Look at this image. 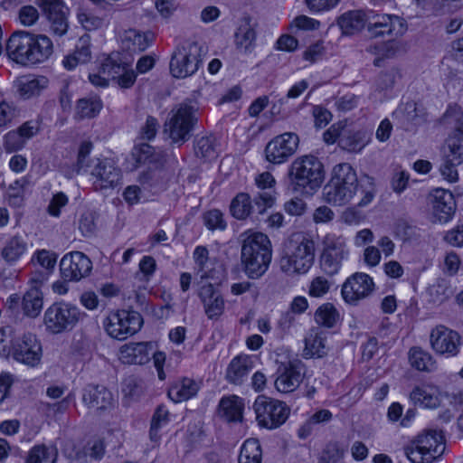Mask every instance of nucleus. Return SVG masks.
Masks as SVG:
<instances>
[{"mask_svg":"<svg viewBox=\"0 0 463 463\" xmlns=\"http://www.w3.org/2000/svg\"><path fill=\"white\" fill-rule=\"evenodd\" d=\"M79 229L85 237H90L94 233L96 224L95 215L93 213L85 212L80 215L79 220Z\"/></svg>","mask_w":463,"mask_h":463,"instance_id":"obj_59","label":"nucleus"},{"mask_svg":"<svg viewBox=\"0 0 463 463\" xmlns=\"http://www.w3.org/2000/svg\"><path fill=\"white\" fill-rule=\"evenodd\" d=\"M252 369V361L248 355H238L229 364L226 370V379L233 384H241L247 379Z\"/></svg>","mask_w":463,"mask_h":463,"instance_id":"obj_30","label":"nucleus"},{"mask_svg":"<svg viewBox=\"0 0 463 463\" xmlns=\"http://www.w3.org/2000/svg\"><path fill=\"white\" fill-rule=\"evenodd\" d=\"M193 259L198 273H203L202 278L206 276V266L209 260V250L205 246L195 247L193 252Z\"/></svg>","mask_w":463,"mask_h":463,"instance_id":"obj_57","label":"nucleus"},{"mask_svg":"<svg viewBox=\"0 0 463 463\" xmlns=\"http://www.w3.org/2000/svg\"><path fill=\"white\" fill-rule=\"evenodd\" d=\"M198 384L190 378H184L175 383L168 390V397L175 402L187 401L198 392Z\"/></svg>","mask_w":463,"mask_h":463,"instance_id":"obj_33","label":"nucleus"},{"mask_svg":"<svg viewBox=\"0 0 463 463\" xmlns=\"http://www.w3.org/2000/svg\"><path fill=\"white\" fill-rule=\"evenodd\" d=\"M401 127L406 131H414L425 121V110L421 105L411 100L402 104L394 112Z\"/></svg>","mask_w":463,"mask_h":463,"instance_id":"obj_25","label":"nucleus"},{"mask_svg":"<svg viewBox=\"0 0 463 463\" xmlns=\"http://www.w3.org/2000/svg\"><path fill=\"white\" fill-rule=\"evenodd\" d=\"M315 261V241L303 234L293 235L280 260V269L283 272L293 274H305L313 266Z\"/></svg>","mask_w":463,"mask_h":463,"instance_id":"obj_5","label":"nucleus"},{"mask_svg":"<svg viewBox=\"0 0 463 463\" xmlns=\"http://www.w3.org/2000/svg\"><path fill=\"white\" fill-rule=\"evenodd\" d=\"M307 208L306 203L300 198H293L284 204V210L286 213L292 216L302 215Z\"/></svg>","mask_w":463,"mask_h":463,"instance_id":"obj_64","label":"nucleus"},{"mask_svg":"<svg viewBox=\"0 0 463 463\" xmlns=\"http://www.w3.org/2000/svg\"><path fill=\"white\" fill-rule=\"evenodd\" d=\"M369 137L364 130L344 129L339 140L340 146L349 152H360L368 143Z\"/></svg>","mask_w":463,"mask_h":463,"instance_id":"obj_32","label":"nucleus"},{"mask_svg":"<svg viewBox=\"0 0 463 463\" xmlns=\"http://www.w3.org/2000/svg\"><path fill=\"white\" fill-rule=\"evenodd\" d=\"M22 307L26 316L37 317L43 308L42 293L35 288L28 290L23 297Z\"/></svg>","mask_w":463,"mask_h":463,"instance_id":"obj_40","label":"nucleus"},{"mask_svg":"<svg viewBox=\"0 0 463 463\" xmlns=\"http://www.w3.org/2000/svg\"><path fill=\"white\" fill-rule=\"evenodd\" d=\"M82 402L97 411H103L113 406V395L103 385L88 384L82 390Z\"/></svg>","mask_w":463,"mask_h":463,"instance_id":"obj_24","label":"nucleus"},{"mask_svg":"<svg viewBox=\"0 0 463 463\" xmlns=\"http://www.w3.org/2000/svg\"><path fill=\"white\" fill-rule=\"evenodd\" d=\"M6 52L11 60L23 65L40 63L52 53V43L45 35L17 31L8 39Z\"/></svg>","mask_w":463,"mask_h":463,"instance_id":"obj_1","label":"nucleus"},{"mask_svg":"<svg viewBox=\"0 0 463 463\" xmlns=\"http://www.w3.org/2000/svg\"><path fill=\"white\" fill-rule=\"evenodd\" d=\"M339 314L332 303H325L315 313V320L318 325L333 327L338 319Z\"/></svg>","mask_w":463,"mask_h":463,"instance_id":"obj_43","label":"nucleus"},{"mask_svg":"<svg viewBox=\"0 0 463 463\" xmlns=\"http://www.w3.org/2000/svg\"><path fill=\"white\" fill-rule=\"evenodd\" d=\"M350 251L346 240L343 236L327 234L323 240V250L320 255V268L327 276L339 273L343 264L349 259Z\"/></svg>","mask_w":463,"mask_h":463,"instance_id":"obj_9","label":"nucleus"},{"mask_svg":"<svg viewBox=\"0 0 463 463\" xmlns=\"http://www.w3.org/2000/svg\"><path fill=\"white\" fill-rule=\"evenodd\" d=\"M24 137L16 131H10L5 136V147L8 152L21 149L25 144Z\"/></svg>","mask_w":463,"mask_h":463,"instance_id":"obj_61","label":"nucleus"},{"mask_svg":"<svg viewBox=\"0 0 463 463\" xmlns=\"http://www.w3.org/2000/svg\"><path fill=\"white\" fill-rule=\"evenodd\" d=\"M253 409L259 425L269 430L281 426L290 412L285 402L264 395L257 397L253 403Z\"/></svg>","mask_w":463,"mask_h":463,"instance_id":"obj_11","label":"nucleus"},{"mask_svg":"<svg viewBox=\"0 0 463 463\" xmlns=\"http://www.w3.org/2000/svg\"><path fill=\"white\" fill-rule=\"evenodd\" d=\"M78 61L84 64L90 61V36L88 33L80 37L73 52Z\"/></svg>","mask_w":463,"mask_h":463,"instance_id":"obj_53","label":"nucleus"},{"mask_svg":"<svg viewBox=\"0 0 463 463\" xmlns=\"http://www.w3.org/2000/svg\"><path fill=\"white\" fill-rule=\"evenodd\" d=\"M305 376V364L298 359L280 362L276 371L275 388L282 393L294 392Z\"/></svg>","mask_w":463,"mask_h":463,"instance_id":"obj_16","label":"nucleus"},{"mask_svg":"<svg viewBox=\"0 0 463 463\" xmlns=\"http://www.w3.org/2000/svg\"><path fill=\"white\" fill-rule=\"evenodd\" d=\"M197 109L187 103H181L173 109L165 123V132L174 143L184 144L191 137L197 124Z\"/></svg>","mask_w":463,"mask_h":463,"instance_id":"obj_8","label":"nucleus"},{"mask_svg":"<svg viewBox=\"0 0 463 463\" xmlns=\"http://www.w3.org/2000/svg\"><path fill=\"white\" fill-rule=\"evenodd\" d=\"M46 17L67 11L62 0H36Z\"/></svg>","mask_w":463,"mask_h":463,"instance_id":"obj_58","label":"nucleus"},{"mask_svg":"<svg viewBox=\"0 0 463 463\" xmlns=\"http://www.w3.org/2000/svg\"><path fill=\"white\" fill-rule=\"evenodd\" d=\"M449 152L445 156L456 161L458 164H463V136L454 135L447 142Z\"/></svg>","mask_w":463,"mask_h":463,"instance_id":"obj_52","label":"nucleus"},{"mask_svg":"<svg viewBox=\"0 0 463 463\" xmlns=\"http://www.w3.org/2000/svg\"><path fill=\"white\" fill-rule=\"evenodd\" d=\"M409 399L415 405L424 408H435L439 405V398L424 386H415L410 392Z\"/></svg>","mask_w":463,"mask_h":463,"instance_id":"obj_42","label":"nucleus"},{"mask_svg":"<svg viewBox=\"0 0 463 463\" xmlns=\"http://www.w3.org/2000/svg\"><path fill=\"white\" fill-rule=\"evenodd\" d=\"M298 144L299 138L295 133L286 132L279 135L267 144L266 158L272 164H282L296 153Z\"/></svg>","mask_w":463,"mask_h":463,"instance_id":"obj_19","label":"nucleus"},{"mask_svg":"<svg viewBox=\"0 0 463 463\" xmlns=\"http://www.w3.org/2000/svg\"><path fill=\"white\" fill-rule=\"evenodd\" d=\"M17 91L24 99L38 95L41 91V85L38 79H22L17 83Z\"/></svg>","mask_w":463,"mask_h":463,"instance_id":"obj_49","label":"nucleus"},{"mask_svg":"<svg viewBox=\"0 0 463 463\" xmlns=\"http://www.w3.org/2000/svg\"><path fill=\"white\" fill-rule=\"evenodd\" d=\"M169 421V412L168 410L164 405L157 406L152 420L150 427V438L152 440L157 439V431L158 430L167 424Z\"/></svg>","mask_w":463,"mask_h":463,"instance_id":"obj_50","label":"nucleus"},{"mask_svg":"<svg viewBox=\"0 0 463 463\" xmlns=\"http://www.w3.org/2000/svg\"><path fill=\"white\" fill-rule=\"evenodd\" d=\"M39 19V12L33 5H24L19 11V21L24 26L34 24Z\"/></svg>","mask_w":463,"mask_h":463,"instance_id":"obj_60","label":"nucleus"},{"mask_svg":"<svg viewBox=\"0 0 463 463\" xmlns=\"http://www.w3.org/2000/svg\"><path fill=\"white\" fill-rule=\"evenodd\" d=\"M83 314L71 304L56 302L44 313V325L52 334H61L71 330L81 319Z\"/></svg>","mask_w":463,"mask_h":463,"instance_id":"obj_10","label":"nucleus"},{"mask_svg":"<svg viewBox=\"0 0 463 463\" xmlns=\"http://www.w3.org/2000/svg\"><path fill=\"white\" fill-rule=\"evenodd\" d=\"M358 191V178L355 170L348 163L334 166L331 177L323 187L322 196L326 203L332 205L348 203Z\"/></svg>","mask_w":463,"mask_h":463,"instance_id":"obj_4","label":"nucleus"},{"mask_svg":"<svg viewBox=\"0 0 463 463\" xmlns=\"http://www.w3.org/2000/svg\"><path fill=\"white\" fill-rule=\"evenodd\" d=\"M430 344L432 350L447 358L458 355L461 346V336L458 332L444 325H437L430 334Z\"/></svg>","mask_w":463,"mask_h":463,"instance_id":"obj_17","label":"nucleus"},{"mask_svg":"<svg viewBox=\"0 0 463 463\" xmlns=\"http://www.w3.org/2000/svg\"><path fill=\"white\" fill-rule=\"evenodd\" d=\"M168 180V174L162 168L148 169L139 176L141 184H146L158 190L165 189Z\"/></svg>","mask_w":463,"mask_h":463,"instance_id":"obj_41","label":"nucleus"},{"mask_svg":"<svg viewBox=\"0 0 463 463\" xmlns=\"http://www.w3.org/2000/svg\"><path fill=\"white\" fill-rule=\"evenodd\" d=\"M27 250V242L19 235L8 239L1 250V256L8 264L18 261Z\"/></svg>","mask_w":463,"mask_h":463,"instance_id":"obj_31","label":"nucleus"},{"mask_svg":"<svg viewBox=\"0 0 463 463\" xmlns=\"http://www.w3.org/2000/svg\"><path fill=\"white\" fill-rule=\"evenodd\" d=\"M330 282L322 276L314 278L308 287V295L313 298H321L330 289Z\"/></svg>","mask_w":463,"mask_h":463,"instance_id":"obj_56","label":"nucleus"},{"mask_svg":"<svg viewBox=\"0 0 463 463\" xmlns=\"http://www.w3.org/2000/svg\"><path fill=\"white\" fill-rule=\"evenodd\" d=\"M235 44L243 52H250L253 48L256 33L249 19H244L235 33Z\"/></svg>","mask_w":463,"mask_h":463,"instance_id":"obj_34","label":"nucleus"},{"mask_svg":"<svg viewBox=\"0 0 463 463\" xmlns=\"http://www.w3.org/2000/svg\"><path fill=\"white\" fill-rule=\"evenodd\" d=\"M397 75L398 72L394 69L382 72L375 81L377 89L380 90L392 89L395 83Z\"/></svg>","mask_w":463,"mask_h":463,"instance_id":"obj_62","label":"nucleus"},{"mask_svg":"<svg viewBox=\"0 0 463 463\" xmlns=\"http://www.w3.org/2000/svg\"><path fill=\"white\" fill-rule=\"evenodd\" d=\"M411 463H433L445 451V439L441 430L425 429L403 448Z\"/></svg>","mask_w":463,"mask_h":463,"instance_id":"obj_6","label":"nucleus"},{"mask_svg":"<svg viewBox=\"0 0 463 463\" xmlns=\"http://www.w3.org/2000/svg\"><path fill=\"white\" fill-rule=\"evenodd\" d=\"M373 289V280L368 274L355 272L342 285L341 295L347 304L356 306L361 300L369 297Z\"/></svg>","mask_w":463,"mask_h":463,"instance_id":"obj_18","label":"nucleus"},{"mask_svg":"<svg viewBox=\"0 0 463 463\" xmlns=\"http://www.w3.org/2000/svg\"><path fill=\"white\" fill-rule=\"evenodd\" d=\"M342 33L346 35H352L361 32L367 27V11L352 10L344 13L337 19Z\"/></svg>","mask_w":463,"mask_h":463,"instance_id":"obj_27","label":"nucleus"},{"mask_svg":"<svg viewBox=\"0 0 463 463\" xmlns=\"http://www.w3.org/2000/svg\"><path fill=\"white\" fill-rule=\"evenodd\" d=\"M275 202L273 191H261L253 198V203L259 214H263Z\"/></svg>","mask_w":463,"mask_h":463,"instance_id":"obj_55","label":"nucleus"},{"mask_svg":"<svg viewBox=\"0 0 463 463\" xmlns=\"http://www.w3.org/2000/svg\"><path fill=\"white\" fill-rule=\"evenodd\" d=\"M326 334L319 327L311 328L305 338V358L323 357L326 354Z\"/></svg>","mask_w":463,"mask_h":463,"instance_id":"obj_29","label":"nucleus"},{"mask_svg":"<svg viewBox=\"0 0 463 463\" xmlns=\"http://www.w3.org/2000/svg\"><path fill=\"white\" fill-rule=\"evenodd\" d=\"M409 361L414 369L431 372L435 369V361L430 353L420 347H412L409 351Z\"/></svg>","mask_w":463,"mask_h":463,"instance_id":"obj_35","label":"nucleus"},{"mask_svg":"<svg viewBox=\"0 0 463 463\" xmlns=\"http://www.w3.org/2000/svg\"><path fill=\"white\" fill-rule=\"evenodd\" d=\"M13 358L28 366L34 368L41 364L43 346L40 339L33 333H24L13 340Z\"/></svg>","mask_w":463,"mask_h":463,"instance_id":"obj_13","label":"nucleus"},{"mask_svg":"<svg viewBox=\"0 0 463 463\" xmlns=\"http://www.w3.org/2000/svg\"><path fill=\"white\" fill-rule=\"evenodd\" d=\"M50 24L51 32L59 37L63 36L69 28L67 18V12L54 14L52 16L46 17Z\"/></svg>","mask_w":463,"mask_h":463,"instance_id":"obj_51","label":"nucleus"},{"mask_svg":"<svg viewBox=\"0 0 463 463\" xmlns=\"http://www.w3.org/2000/svg\"><path fill=\"white\" fill-rule=\"evenodd\" d=\"M288 176L290 187L295 193L312 195L324 182V165L316 156H301L291 163Z\"/></svg>","mask_w":463,"mask_h":463,"instance_id":"obj_3","label":"nucleus"},{"mask_svg":"<svg viewBox=\"0 0 463 463\" xmlns=\"http://www.w3.org/2000/svg\"><path fill=\"white\" fill-rule=\"evenodd\" d=\"M203 221L205 227L210 231H224L227 227L223 213L218 209H212L205 212L203 214Z\"/></svg>","mask_w":463,"mask_h":463,"instance_id":"obj_47","label":"nucleus"},{"mask_svg":"<svg viewBox=\"0 0 463 463\" xmlns=\"http://www.w3.org/2000/svg\"><path fill=\"white\" fill-rule=\"evenodd\" d=\"M158 127L157 119L152 116H148L140 131L141 138L146 140L154 138L157 133Z\"/></svg>","mask_w":463,"mask_h":463,"instance_id":"obj_63","label":"nucleus"},{"mask_svg":"<svg viewBox=\"0 0 463 463\" xmlns=\"http://www.w3.org/2000/svg\"><path fill=\"white\" fill-rule=\"evenodd\" d=\"M345 450L337 442L328 443L323 449L318 463H341Z\"/></svg>","mask_w":463,"mask_h":463,"instance_id":"obj_48","label":"nucleus"},{"mask_svg":"<svg viewBox=\"0 0 463 463\" xmlns=\"http://www.w3.org/2000/svg\"><path fill=\"white\" fill-rule=\"evenodd\" d=\"M100 71L122 89H130L137 80L131 62L118 52L111 53L104 60Z\"/></svg>","mask_w":463,"mask_h":463,"instance_id":"obj_14","label":"nucleus"},{"mask_svg":"<svg viewBox=\"0 0 463 463\" xmlns=\"http://www.w3.org/2000/svg\"><path fill=\"white\" fill-rule=\"evenodd\" d=\"M153 348L150 342L126 344L119 349V359L123 364H144L150 360Z\"/></svg>","mask_w":463,"mask_h":463,"instance_id":"obj_26","label":"nucleus"},{"mask_svg":"<svg viewBox=\"0 0 463 463\" xmlns=\"http://www.w3.org/2000/svg\"><path fill=\"white\" fill-rule=\"evenodd\" d=\"M241 237V259L249 279H258L268 270L272 258V247L269 237L259 232L247 231Z\"/></svg>","mask_w":463,"mask_h":463,"instance_id":"obj_2","label":"nucleus"},{"mask_svg":"<svg viewBox=\"0 0 463 463\" xmlns=\"http://www.w3.org/2000/svg\"><path fill=\"white\" fill-rule=\"evenodd\" d=\"M431 198L434 218L441 223L449 222L456 211L453 194L447 189L436 188L431 193Z\"/></svg>","mask_w":463,"mask_h":463,"instance_id":"obj_23","label":"nucleus"},{"mask_svg":"<svg viewBox=\"0 0 463 463\" xmlns=\"http://www.w3.org/2000/svg\"><path fill=\"white\" fill-rule=\"evenodd\" d=\"M102 109V102L99 99H80L77 103V114L81 118H94Z\"/></svg>","mask_w":463,"mask_h":463,"instance_id":"obj_46","label":"nucleus"},{"mask_svg":"<svg viewBox=\"0 0 463 463\" xmlns=\"http://www.w3.org/2000/svg\"><path fill=\"white\" fill-rule=\"evenodd\" d=\"M197 296L209 320H218L225 311V300L218 287L207 283L199 288Z\"/></svg>","mask_w":463,"mask_h":463,"instance_id":"obj_22","label":"nucleus"},{"mask_svg":"<svg viewBox=\"0 0 463 463\" xmlns=\"http://www.w3.org/2000/svg\"><path fill=\"white\" fill-rule=\"evenodd\" d=\"M96 190L115 188L120 184L121 170L111 159L98 160L90 171Z\"/></svg>","mask_w":463,"mask_h":463,"instance_id":"obj_21","label":"nucleus"},{"mask_svg":"<svg viewBox=\"0 0 463 463\" xmlns=\"http://www.w3.org/2000/svg\"><path fill=\"white\" fill-rule=\"evenodd\" d=\"M142 324L143 319L138 312L118 310L105 318L103 326L110 337L125 340L139 331Z\"/></svg>","mask_w":463,"mask_h":463,"instance_id":"obj_12","label":"nucleus"},{"mask_svg":"<svg viewBox=\"0 0 463 463\" xmlns=\"http://www.w3.org/2000/svg\"><path fill=\"white\" fill-rule=\"evenodd\" d=\"M459 164L456 161L445 156L439 167L440 175L447 182L453 184L458 181V173L457 165Z\"/></svg>","mask_w":463,"mask_h":463,"instance_id":"obj_54","label":"nucleus"},{"mask_svg":"<svg viewBox=\"0 0 463 463\" xmlns=\"http://www.w3.org/2000/svg\"><path fill=\"white\" fill-rule=\"evenodd\" d=\"M150 33H143L136 29H129L125 32L123 42L126 43L127 48L131 52H143L145 51L150 42Z\"/></svg>","mask_w":463,"mask_h":463,"instance_id":"obj_37","label":"nucleus"},{"mask_svg":"<svg viewBox=\"0 0 463 463\" xmlns=\"http://www.w3.org/2000/svg\"><path fill=\"white\" fill-rule=\"evenodd\" d=\"M407 30L405 20L398 15L367 10V32L371 37L402 35Z\"/></svg>","mask_w":463,"mask_h":463,"instance_id":"obj_15","label":"nucleus"},{"mask_svg":"<svg viewBox=\"0 0 463 463\" xmlns=\"http://www.w3.org/2000/svg\"><path fill=\"white\" fill-rule=\"evenodd\" d=\"M194 152L196 156L211 160L217 156L215 138L213 136L202 137L196 140Z\"/></svg>","mask_w":463,"mask_h":463,"instance_id":"obj_45","label":"nucleus"},{"mask_svg":"<svg viewBox=\"0 0 463 463\" xmlns=\"http://www.w3.org/2000/svg\"><path fill=\"white\" fill-rule=\"evenodd\" d=\"M56 452L44 445L33 447L26 458V463H55Z\"/></svg>","mask_w":463,"mask_h":463,"instance_id":"obj_44","label":"nucleus"},{"mask_svg":"<svg viewBox=\"0 0 463 463\" xmlns=\"http://www.w3.org/2000/svg\"><path fill=\"white\" fill-rule=\"evenodd\" d=\"M262 450L259 440L249 439L244 441L239 455V463H261Z\"/></svg>","mask_w":463,"mask_h":463,"instance_id":"obj_39","label":"nucleus"},{"mask_svg":"<svg viewBox=\"0 0 463 463\" xmlns=\"http://www.w3.org/2000/svg\"><path fill=\"white\" fill-rule=\"evenodd\" d=\"M251 199L249 194L240 193L232 200L230 205L232 215L237 220H245L253 212Z\"/></svg>","mask_w":463,"mask_h":463,"instance_id":"obj_36","label":"nucleus"},{"mask_svg":"<svg viewBox=\"0 0 463 463\" xmlns=\"http://www.w3.org/2000/svg\"><path fill=\"white\" fill-rule=\"evenodd\" d=\"M203 48L197 42L184 40L172 53L169 69L173 77L184 79L194 75L203 61Z\"/></svg>","mask_w":463,"mask_h":463,"instance_id":"obj_7","label":"nucleus"},{"mask_svg":"<svg viewBox=\"0 0 463 463\" xmlns=\"http://www.w3.org/2000/svg\"><path fill=\"white\" fill-rule=\"evenodd\" d=\"M131 156L136 162L135 168L146 163H156L161 157V154L156 152V148L147 143L136 145Z\"/></svg>","mask_w":463,"mask_h":463,"instance_id":"obj_38","label":"nucleus"},{"mask_svg":"<svg viewBox=\"0 0 463 463\" xmlns=\"http://www.w3.org/2000/svg\"><path fill=\"white\" fill-rule=\"evenodd\" d=\"M91 269V260L80 251H72L65 254L60 262L61 274L68 281H79L89 276Z\"/></svg>","mask_w":463,"mask_h":463,"instance_id":"obj_20","label":"nucleus"},{"mask_svg":"<svg viewBox=\"0 0 463 463\" xmlns=\"http://www.w3.org/2000/svg\"><path fill=\"white\" fill-rule=\"evenodd\" d=\"M243 410V399L236 395L222 397L218 405L219 416L227 422L241 421Z\"/></svg>","mask_w":463,"mask_h":463,"instance_id":"obj_28","label":"nucleus"}]
</instances>
